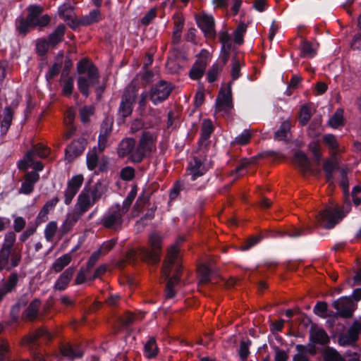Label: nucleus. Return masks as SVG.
I'll use <instances>...</instances> for the list:
<instances>
[{"label": "nucleus", "mask_w": 361, "mask_h": 361, "mask_svg": "<svg viewBox=\"0 0 361 361\" xmlns=\"http://www.w3.org/2000/svg\"><path fill=\"white\" fill-rule=\"evenodd\" d=\"M156 149V138L152 133L144 130L138 142L133 137L122 139L117 147V154L119 158L128 157V162L137 164L150 157Z\"/></svg>", "instance_id": "nucleus-1"}, {"label": "nucleus", "mask_w": 361, "mask_h": 361, "mask_svg": "<svg viewBox=\"0 0 361 361\" xmlns=\"http://www.w3.org/2000/svg\"><path fill=\"white\" fill-rule=\"evenodd\" d=\"M183 273V266L179 260V249L174 245L169 250L164 259L161 274L164 279L167 281L165 288V296L167 299H171L176 295L175 286L179 284Z\"/></svg>", "instance_id": "nucleus-2"}, {"label": "nucleus", "mask_w": 361, "mask_h": 361, "mask_svg": "<svg viewBox=\"0 0 361 361\" xmlns=\"http://www.w3.org/2000/svg\"><path fill=\"white\" fill-rule=\"evenodd\" d=\"M26 9L27 11L26 18H20L16 20V30L20 34L25 35L30 28L44 27L49 24L51 17L48 14L42 15L44 8L42 6L30 4Z\"/></svg>", "instance_id": "nucleus-3"}, {"label": "nucleus", "mask_w": 361, "mask_h": 361, "mask_svg": "<svg viewBox=\"0 0 361 361\" xmlns=\"http://www.w3.org/2000/svg\"><path fill=\"white\" fill-rule=\"evenodd\" d=\"M150 247H140L138 256L149 265H157L161 260L162 237L157 233H152L149 237Z\"/></svg>", "instance_id": "nucleus-4"}, {"label": "nucleus", "mask_w": 361, "mask_h": 361, "mask_svg": "<svg viewBox=\"0 0 361 361\" xmlns=\"http://www.w3.org/2000/svg\"><path fill=\"white\" fill-rule=\"evenodd\" d=\"M332 307L336 310V312H332L333 322L327 321L328 323H331V325H333L334 319L338 317L343 319L353 317L356 305L351 296H342L333 302Z\"/></svg>", "instance_id": "nucleus-5"}, {"label": "nucleus", "mask_w": 361, "mask_h": 361, "mask_svg": "<svg viewBox=\"0 0 361 361\" xmlns=\"http://www.w3.org/2000/svg\"><path fill=\"white\" fill-rule=\"evenodd\" d=\"M343 217L341 212L337 207L332 206L320 210L317 215L318 222L326 229L333 228Z\"/></svg>", "instance_id": "nucleus-6"}, {"label": "nucleus", "mask_w": 361, "mask_h": 361, "mask_svg": "<svg viewBox=\"0 0 361 361\" xmlns=\"http://www.w3.org/2000/svg\"><path fill=\"white\" fill-rule=\"evenodd\" d=\"M123 213L121 212L119 204L109 208L103 215L101 219L102 225L107 228L114 231H118L122 228L123 223Z\"/></svg>", "instance_id": "nucleus-7"}, {"label": "nucleus", "mask_w": 361, "mask_h": 361, "mask_svg": "<svg viewBox=\"0 0 361 361\" xmlns=\"http://www.w3.org/2000/svg\"><path fill=\"white\" fill-rule=\"evenodd\" d=\"M173 90V86L170 82L161 80L151 87L149 99L154 105L161 104L169 98Z\"/></svg>", "instance_id": "nucleus-8"}, {"label": "nucleus", "mask_w": 361, "mask_h": 361, "mask_svg": "<svg viewBox=\"0 0 361 361\" xmlns=\"http://www.w3.org/2000/svg\"><path fill=\"white\" fill-rule=\"evenodd\" d=\"M137 91L135 87H127L125 90L118 108V113L123 118H126L132 114L137 99Z\"/></svg>", "instance_id": "nucleus-9"}, {"label": "nucleus", "mask_w": 361, "mask_h": 361, "mask_svg": "<svg viewBox=\"0 0 361 361\" xmlns=\"http://www.w3.org/2000/svg\"><path fill=\"white\" fill-rule=\"evenodd\" d=\"M207 155L194 156L189 161L187 166V171L191 176V180L195 181L198 178L204 176L208 171L205 166Z\"/></svg>", "instance_id": "nucleus-10"}, {"label": "nucleus", "mask_w": 361, "mask_h": 361, "mask_svg": "<svg viewBox=\"0 0 361 361\" xmlns=\"http://www.w3.org/2000/svg\"><path fill=\"white\" fill-rule=\"evenodd\" d=\"M208 63L209 52L202 49L199 54V59L195 61L190 70L189 77L192 80H200L204 75Z\"/></svg>", "instance_id": "nucleus-11"}, {"label": "nucleus", "mask_w": 361, "mask_h": 361, "mask_svg": "<svg viewBox=\"0 0 361 361\" xmlns=\"http://www.w3.org/2000/svg\"><path fill=\"white\" fill-rule=\"evenodd\" d=\"M233 108L231 87V84H229L226 92L222 89L220 90L216 99L215 111H224L225 114H229Z\"/></svg>", "instance_id": "nucleus-12"}, {"label": "nucleus", "mask_w": 361, "mask_h": 361, "mask_svg": "<svg viewBox=\"0 0 361 361\" xmlns=\"http://www.w3.org/2000/svg\"><path fill=\"white\" fill-rule=\"evenodd\" d=\"M87 144V140L82 137L72 141L65 149L66 159L71 162L80 156L85 151Z\"/></svg>", "instance_id": "nucleus-13"}, {"label": "nucleus", "mask_w": 361, "mask_h": 361, "mask_svg": "<svg viewBox=\"0 0 361 361\" xmlns=\"http://www.w3.org/2000/svg\"><path fill=\"white\" fill-rule=\"evenodd\" d=\"M360 331L361 323L355 321L346 333L342 334L338 336V341L339 345L341 346L353 345L358 340Z\"/></svg>", "instance_id": "nucleus-14"}, {"label": "nucleus", "mask_w": 361, "mask_h": 361, "mask_svg": "<svg viewBox=\"0 0 361 361\" xmlns=\"http://www.w3.org/2000/svg\"><path fill=\"white\" fill-rule=\"evenodd\" d=\"M197 24L207 38L212 39H215L216 31L214 29V19L212 16L203 15L197 19Z\"/></svg>", "instance_id": "nucleus-15"}, {"label": "nucleus", "mask_w": 361, "mask_h": 361, "mask_svg": "<svg viewBox=\"0 0 361 361\" xmlns=\"http://www.w3.org/2000/svg\"><path fill=\"white\" fill-rule=\"evenodd\" d=\"M309 340L314 345H326L330 343V338L326 331L314 324L311 326Z\"/></svg>", "instance_id": "nucleus-16"}, {"label": "nucleus", "mask_w": 361, "mask_h": 361, "mask_svg": "<svg viewBox=\"0 0 361 361\" xmlns=\"http://www.w3.org/2000/svg\"><path fill=\"white\" fill-rule=\"evenodd\" d=\"M39 174L35 171H30L25 173L24 180L19 189V193L24 195L31 194L35 188V183L39 180Z\"/></svg>", "instance_id": "nucleus-17"}, {"label": "nucleus", "mask_w": 361, "mask_h": 361, "mask_svg": "<svg viewBox=\"0 0 361 361\" xmlns=\"http://www.w3.org/2000/svg\"><path fill=\"white\" fill-rule=\"evenodd\" d=\"M214 130V126L210 119H204L202 121L200 137L198 140V144L200 147H208L209 144V139Z\"/></svg>", "instance_id": "nucleus-18"}, {"label": "nucleus", "mask_w": 361, "mask_h": 361, "mask_svg": "<svg viewBox=\"0 0 361 361\" xmlns=\"http://www.w3.org/2000/svg\"><path fill=\"white\" fill-rule=\"evenodd\" d=\"M59 202V197L56 196L51 200H48L42 207L36 218L37 226L48 220V214L50 211H53Z\"/></svg>", "instance_id": "nucleus-19"}, {"label": "nucleus", "mask_w": 361, "mask_h": 361, "mask_svg": "<svg viewBox=\"0 0 361 361\" xmlns=\"http://www.w3.org/2000/svg\"><path fill=\"white\" fill-rule=\"evenodd\" d=\"M18 274L16 271L12 272L7 281L0 287V302L4 298L8 293H11L16 287L18 282Z\"/></svg>", "instance_id": "nucleus-20"}, {"label": "nucleus", "mask_w": 361, "mask_h": 361, "mask_svg": "<svg viewBox=\"0 0 361 361\" xmlns=\"http://www.w3.org/2000/svg\"><path fill=\"white\" fill-rule=\"evenodd\" d=\"M60 353L70 360L81 358L83 356V352L78 345L73 346L70 343L63 344L60 348Z\"/></svg>", "instance_id": "nucleus-21"}, {"label": "nucleus", "mask_w": 361, "mask_h": 361, "mask_svg": "<svg viewBox=\"0 0 361 361\" xmlns=\"http://www.w3.org/2000/svg\"><path fill=\"white\" fill-rule=\"evenodd\" d=\"M66 30V25L63 23H61L51 33L48 35L47 40L49 42L51 47L55 48L60 42L63 40Z\"/></svg>", "instance_id": "nucleus-22"}, {"label": "nucleus", "mask_w": 361, "mask_h": 361, "mask_svg": "<svg viewBox=\"0 0 361 361\" xmlns=\"http://www.w3.org/2000/svg\"><path fill=\"white\" fill-rule=\"evenodd\" d=\"M49 148L42 144H37L34 145L30 150L26 152L25 157L28 159L30 161L33 162V159H35V157L45 159L49 155Z\"/></svg>", "instance_id": "nucleus-23"}, {"label": "nucleus", "mask_w": 361, "mask_h": 361, "mask_svg": "<svg viewBox=\"0 0 361 361\" xmlns=\"http://www.w3.org/2000/svg\"><path fill=\"white\" fill-rule=\"evenodd\" d=\"M75 273L74 267L67 268L58 278L54 284V288L59 290H63L66 288L70 281Z\"/></svg>", "instance_id": "nucleus-24"}, {"label": "nucleus", "mask_w": 361, "mask_h": 361, "mask_svg": "<svg viewBox=\"0 0 361 361\" xmlns=\"http://www.w3.org/2000/svg\"><path fill=\"white\" fill-rule=\"evenodd\" d=\"M159 353V348L157 345L155 337H149L144 345L143 354L145 357L148 360H152L158 355Z\"/></svg>", "instance_id": "nucleus-25"}, {"label": "nucleus", "mask_w": 361, "mask_h": 361, "mask_svg": "<svg viewBox=\"0 0 361 361\" xmlns=\"http://www.w3.org/2000/svg\"><path fill=\"white\" fill-rule=\"evenodd\" d=\"M317 45L301 37L300 56L312 59L317 54Z\"/></svg>", "instance_id": "nucleus-26"}, {"label": "nucleus", "mask_w": 361, "mask_h": 361, "mask_svg": "<svg viewBox=\"0 0 361 361\" xmlns=\"http://www.w3.org/2000/svg\"><path fill=\"white\" fill-rule=\"evenodd\" d=\"M41 305V301L38 298H35L27 306L23 314L25 319L28 321H34L39 313V310Z\"/></svg>", "instance_id": "nucleus-27"}, {"label": "nucleus", "mask_w": 361, "mask_h": 361, "mask_svg": "<svg viewBox=\"0 0 361 361\" xmlns=\"http://www.w3.org/2000/svg\"><path fill=\"white\" fill-rule=\"evenodd\" d=\"M13 111L11 106H6L4 111V116L1 120L0 133L1 135L7 133L9 129L12 119Z\"/></svg>", "instance_id": "nucleus-28"}, {"label": "nucleus", "mask_w": 361, "mask_h": 361, "mask_svg": "<svg viewBox=\"0 0 361 361\" xmlns=\"http://www.w3.org/2000/svg\"><path fill=\"white\" fill-rule=\"evenodd\" d=\"M94 203L91 202L88 193L81 192L78 197L76 207L80 210V214L86 212Z\"/></svg>", "instance_id": "nucleus-29"}, {"label": "nucleus", "mask_w": 361, "mask_h": 361, "mask_svg": "<svg viewBox=\"0 0 361 361\" xmlns=\"http://www.w3.org/2000/svg\"><path fill=\"white\" fill-rule=\"evenodd\" d=\"M184 26V19L178 18L174 21L173 30L172 34V43L178 44L180 42L181 33Z\"/></svg>", "instance_id": "nucleus-30"}, {"label": "nucleus", "mask_w": 361, "mask_h": 361, "mask_svg": "<svg viewBox=\"0 0 361 361\" xmlns=\"http://www.w3.org/2000/svg\"><path fill=\"white\" fill-rule=\"evenodd\" d=\"M262 235L257 234L252 235L245 239L239 247L240 251L245 252L256 246L262 239Z\"/></svg>", "instance_id": "nucleus-31"}, {"label": "nucleus", "mask_w": 361, "mask_h": 361, "mask_svg": "<svg viewBox=\"0 0 361 361\" xmlns=\"http://www.w3.org/2000/svg\"><path fill=\"white\" fill-rule=\"evenodd\" d=\"M71 253L63 255L53 263V270L56 273L61 271L71 262Z\"/></svg>", "instance_id": "nucleus-32"}, {"label": "nucleus", "mask_w": 361, "mask_h": 361, "mask_svg": "<svg viewBox=\"0 0 361 361\" xmlns=\"http://www.w3.org/2000/svg\"><path fill=\"white\" fill-rule=\"evenodd\" d=\"M106 192V186L102 181H97L91 190L92 203L97 202Z\"/></svg>", "instance_id": "nucleus-33"}, {"label": "nucleus", "mask_w": 361, "mask_h": 361, "mask_svg": "<svg viewBox=\"0 0 361 361\" xmlns=\"http://www.w3.org/2000/svg\"><path fill=\"white\" fill-rule=\"evenodd\" d=\"M11 250H6L1 247L0 249V272L3 270L10 271L9 258L11 255Z\"/></svg>", "instance_id": "nucleus-34"}, {"label": "nucleus", "mask_w": 361, "mask_h": 361, "mask_svg": "<svg viewBox=\"0 0 361 361\" xmlns=\"http://www.w3.org/2000/svg\"><path fill=\"white\" fill-rule=\"evenodd\" d=\"M328 123L331 128L334 129L338 128L341 126H343V110L342 109H337L333 116L329 118Z\"/></svg>", "instance_id": "nucleus-35"}, {"label": "nucleus", "mask_w": 361, "mask_h": 361, "mask_svg": "<svg viewBox=\"0 0 361 361\" xmlns=\"http://www.w3.org/2000/svg\"><path fill=\"white\" fill-rule=\"evenodd\" d=\"M311 233V228H296L292 227L287 229L284 232V235L288 236L289 238H296L300 236H304Z\"/></svg>", "instance_id": "nucleus-36"}, {"label": "nucleus", "mask_w": 361, "mask_h": 361, "mask_svg": "<svg viewBox=\"0 0 361 361\" xmlns=\"http://www.w3.org/2000/svg\"><path fill=\"white\" fill-rule=\"evenodd\" d=\"M324 361H345L339 353L331 347H327L323 351Z\"/></svg>", "instance_id": "nucleus-37"}, {"label": "nucleus", "mask_w": 361, "mask_h": 361, "mask_svg": "<svg viewBox=\"0 0 361 361\" xmlns=\"http://www.w3.org/2000/svg\"><path fill=\"white\" fill-rule=\"evenodd\" d=\"M252 345V341L247 338L246 341H241L238 349V355L241 361H247L250 355V347Z\"/></svg>", "instance_id": "nucleus-38"}, {"label": "nucleus", "mask_w": 361, "mask_h": 361, "mask_svg": "<svg viewBox=\"0 0 361 361\" xmlns=\"http://www.w3.org/2000/svg\"><path fill=\"white\" fill-rule=\"evenodd\" d=\"M290 130V123L289 121H283L279 129L274 133V139L277 140H284L286 139L287 134Z\"/></svg>", "instance_id": "nucleus-39"}, {"label": "nucleus", "mask_w": 361, "mask_h": 361, "mask_svg": "<svg viewBox=\"0 0 361 361\" xmlns=\"http://www.w3.org/2000/svg\"><path fill=\"white\" fill-rule=\"evenodd\" d=\"M78 88L80 93L85 97H88L90 95V87L92 86L87 78L80 76L77 80Z\"/></svg>", "instance_id": "nucleus-40"}, {"label": "nucleus", "mask_w": 361, "mask_h": 361, "mask_svg": "<svg viewBox=\"0 0 361 361\" xmlns=\"http://www.w3.org/2000/svg\"><path fill=\"white\" fill-rule=\"evenodd\" d=\"M95 111V108L93 105H85L82 106L80 111V121L82 123H87L90 122V117L93 116Z\"/></svg>", "instance_id": "nucleus-41"}, {"label": "nucleus", "mask_w": 361, "mask_h": 361, "mask_svg": "<svg viewBox=\"0 0 361 361\" xmlns=\"http://www.w3.org/2000/svg\"><path fill=\"white\" fill-rule=\"evenodd\" d=\"M39 338H44L47 340L51 339V335L44 328L37 329L33 334L28 338V342L30 343H35Z\"/></svg>", "instance_id": "nucleus-42"}, {"label": "nucleus", "mask_w": 361, "mask_h": 361, "mask_svg": "<svg viewBox=\"0 0 361 361\" xmlns=\"http://www.w3.org/2000/svg\"><path fill=\"white\" fill-rule=\"evenodd\" d=\"M81 214L77 212L68 214L66 220L63 224V230L66 232L70 231L73 226L78 222L80 217Z\"/></svg>", "instance_id": "nucleus-43"}, {"label": "nucleus", "mask_w": 361, "mask_h": 361, "mask_svg": "<svg viewBox=\"0 0 361 361\" xmlns=\"http://www.w3.org/2000/svg\"><path fill=\"white\" fill-rule=\"evenodd\" d=\"M113 123V118L106 116L100 126L99 135H102L104 137H109L112 131Z\"/></svg>", "instance_id": "nucleus-44"}, {"label": "nucleus", "mask_w": 361, "mask_h": 361, "mask_svg": "<svg viewBox=\"0 0 361 361\" xmlns=\"http://www.w3.org/2000/svg\"><path fill=\"white\" fill-rule=\"evenodd\" d=\"M87 80L90 82L92 85H97L99 82V74L98 68L93 63H91L87 71Z\"/></svg>", "instance_id": "nucleus-45"}, {"label": "nucleus", "mask_w": 361, "mask_h": 361, "mask_svg": "<svg viewBox=\"0 0 361 361\" xmlns=\"http://www.w3.org/2000/svg\"><path fill=\"white\" fill-rule=\"evenodd\" d=\"M222 70V66L219 63H214L208 70L207 81L210 83L215 82Z\"/></svg>", "instance_id": "nucleus-46"}, {"label": "nucleus", "mask_w": 361, "mask_h": 361, "mask_svg": "<svg viewBox=\"0 0 361 361\" xmlns=\"http://www.w3.org/2000/svg\"><path fill=\"white\" fill-rule=\"evenodd\" d=\"M312 117V114L309 107L306 105H302L300 109L299 113V123L302 126H305L310 121Z\"/></svg>", "instance_id": "nucleus-47"}, {"label": "nucleus", "mask_w": 361, "mask_h": 361, "mask_svg": "<svg viewBox=\"0 0 361 361\" xmlns=\"http://www.w3.org/2000/svg\"><path fill=\"white\" fill-rule=\"evenodd\" d=\"M62 82V94L67 97H71L74 88L73 78L68 77L66 79H63Z\"/></svg>", "instance_id": "nucleus-48"}, {"label": "nucleus", "mask_w": 361, "mask_h": 361, "mask_svg": "<svg viewBox=\"0 0 361 361\" xmlns=\"http://www.w3.org/2000/svg\"><path fill=\"white\" fill-rule=\"evenodd\" d=\"M247 30V26L243 23H240L233 32L234 42L238 45L243 43V35Z\"/></svg>", "instance_id": "nucleus-49"}, {"label": "nucleus", "mask_w": 361, "mask_h": 361, "mask_svg": "<svg viewBox=\"0 0 361 361\" xmlns=\"http://www.w3.org/2000/svg\"><path fill=\"white\" fill-rule=\"evenodd\" d=\"M87 167L90 171H93L98 165L99 158L96 150L87 152L86 155Z\"/></svg>", "instance_id": "nucleus-50"}, {"label": "nucleus", "mask_w": 361, "mask_h": 361, "mask_svg": "<svg viewBox=\"0 0 361 361\" xmlns=\"http://www.w3.org/2000/svg\"><path fill=\"white\" fill-rule=\"evenodd\" d=\"M297 353L293 356V361H310L309 357L305 355L306 345L297 344L295 345Z\"/></svg>", "instance_id": "nucleus-51"}, {"label": "nucleus", "mask_w": 361, "mask_h": 361, "mask_svg": "<svg viewBox=\"0 0 361 361\" xmlns=\"http://www.w3.org/2000/svg\"><path fill=\"white\" fill-rule=\"evenodd\" d=\"M73 13V8L68 4H63L59 8V14L60 18L64 20H70Z\"/></svg>", "instance_id": "nucleus-52"}, {"label": "nucleus", "mask_w": 361, "mask_h": 361, "mask_svg": "<svg viewBox=\"0 0 361 361\" xmlns=\"http://www.w3.org/2000/svg\"><path fill=\"white\" fill-rule=\"evenodd\" d=\"M231 63L232 68L231 71V76L233 80H236L240 76V61L237 59L236 55L232 57Z\"/></svg>", "instance_id": "nucleus-53"}, {"label": "nucleus", "mask_w": 361, "mask_h": 361, "mask_svg": "<svg viewBox=\"0 0 361 361\" xmlns=\"http://www.w3.org/2000/svg\"><path fill=\"white\" fill-rule=\"evenodd\" d=\"M62 67L61 61L55 62L50 67L49 71L46 73L45 78L48 82L51 81L54 78L59 75Z\"/></svg>", "instance_id": "nucleus-54"}, {"label": "nucleus", "mask_w": 361, "mask_h": 361, "mask_svg": "<svg viewBox=\"0 0 361 361\" xmlns=\"http://www.w3.org/2000/svg\"><path fill=\"white\" fill-rule=\"evenodd\" d=\"M137 192V185H133L131 188L130 191L128 192L127 197L125 198V200L123 202V209H125L126 211H128L130 208L132 202L135 200Z\"/></svg>", "instance_id": "nucleus-55"}, {"label": "nucleus", "mask_w": 361, "mask_h": 361, "mask_svg": "<svg viewBox=\"0 0 361 361\" xmlns=\"http://www.w3.org/2000/svg\"><path fill=\"white\" fill-rule=\"evenodd\" d=\"M84 180L83 176L81 174H78L73 176L67 183V186L72 189H74L77 191H79L80 187L82 185Z\"/></svg>", "instance_id": "nucleus-56"}, {"label": "nucleus", "mask_w": 361, "mask_h": 361, "mask_svg": "<svg viewBox=\"0 0 361 361\" xmlns=\"http://www.w3.org/2000/svg\"><path fill=\"white\" fill-rule=\"evenodd\" d=\"M323 141L328 146V147L332 150H337L339 148V144L336 140V137L333 134L324 135Z\"/></svg>", "instance_id": "nucleus-57"}, {"label": "nucleus", "mask_w": 361, "mask_h": 361, "mask_svg": "<svg viewBox=\"0 0 361 361\" xmlns=\"http://www.w3.org/2000/svg\"><path fill=\"white\" fill-rule=\"evenodd\" d=\"M49 47H51L49 42L44 38L39 39L36 44L37 52L41 56H44L47 54Z\"/></svg>", "instance_id": "nucleus-58"}, {"label": "nucleus", "mask_w": 361, "mask_h": 361, "mask_svg": "<svg viewBox=\"0 0 361 361\" xmlns=\"http://www.w3.org/2000/svg\"><path fill=\"white\" fill-rule=\"evenodd\" d=\"M57 231V224L56 221H50L46 226L44 229V236L48 241L53 239Z\"/></svg>", "instance_id": "nucleus-59"}, {"label": "nucleus", "mask_w": 361, "mask_h": 361, "mask_svg": "<svg viewBox=\"0 0 361 361\" xmlns=\"http://www.w3.org/2000/svg\"><path fill=\"white\" fill-rule=\"evenodd\" d=\"M308 147L313 154L314 161L319 162L322 159V152L319 142L317 141H312L309 144Z\"/></svg>", "instance_id": "nucleus-60"}, {"label": "nucleus", "mask_w": 361, "mask_h": 361, "mask_svg": "<svg viewBox=\"0 0 361 361\" xmlns=\"http://www.w3.org/2000/svg\"><path fill=\"white\" fill-rule=\"evenodd\" d=\"M328 310V305L325 301H318L314 307L313 312L315 314L324 317Z\"/></svg>", "instance_id": "nucleus-61"}, {"label": "nucleus", "mask_w": 361, "mask_h": 361, "mask_svg": "<svg viewBox=\"0 0 361 361\" xmlns=\"http://www.w3.org/2000/svg\"><path fill=\"white\" fill-rule=\"evenodd\" d=\"M16 235L14 232L11 231L7 233L5 235L4 242L1 247L6 248V250H12L13 245L16 242Z\"/></svg>", "instance_id": "nucleus-62"}, {"label": "nucleus", "mask_w": 361, "mask_h": 361, "mask_svg": "<svg viewBox=\"0 0 361 361\" xmlns=\"http://www.w3.org/2000/svg\"><path fill=\"white\" fill-rule=\"evenodd\" d=\"M135 173L134 168L128 166L121 169L120 176L122 180L129 181L134 178Z\"/></svg>", "instance_id": "nucleus-63"}, {"label": "nucleus", "mask_w": 361, "mask_h": 361, "mask_svg": "<svg viewBox=\"0 0 361 361\" xmlns=\"http://www.w3.org/2000/svg\"><path fill=\"white\" fill-rule=\"evenodd\" d=\"M157 16V8H152L149 9V11L145 14V16L141 18L140 23L142 25L147 26L149 25L152 21Z\"/></svg>", "instance_id": "nucleus-64"}]
</instances>
